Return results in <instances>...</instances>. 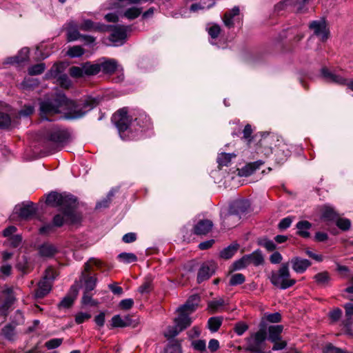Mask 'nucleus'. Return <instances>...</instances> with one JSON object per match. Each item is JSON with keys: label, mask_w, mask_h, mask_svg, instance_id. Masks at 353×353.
I'll return each mask as SVG.
<instances>
[{"label": "nucleus", "mask_w": 353, "mask_h": 353, "mask_svg": "<svg viewBox=\"0 0 353 353\" xmlns=\"http://www.w3.org/2000/svg\"><path fill=\"white\" fill-rule=\"evenodd\" d=\"M112 121L117 128L121 139L130 141L147 136L145 134L152 129L150 117L142 110H134L128 113L126 108L115 112Z\"/></svg>", "instance_id": "nucleus-1"}, {"label": "nucleus", "mask_w": 353, "mask_h": 353, "mask_svg": "<svg viewBox=\"0 0 353 353\" xmlns=\"http://www.w3.org/2000/svg\"><path fill=\"white\" fill-rule=\"evenodd\" d=\"M120 65L113 59L103 57L97 63H92L87 61L79 66H72L69 69L70 75L74 78L94 76L102 71L104 74H112L119 70Z\"/></svg>", "instance_id": "nucleus-2"}, {"label": "nucleus", "mask_w": 353, "mask_h": 353, "mask_svg": "<svg viewBox=\"0 0 353 353\" xmlns=\"http://www.w3.org/2000/svg\"><path fill=\"white\" fill-rule=\"evenodd\" d=\"M199 301V296L194 294L189 297L185 304L178 307L176 311L179 316L174 319V325L168 326L165 330V337L168 339L174 338L191 324L190 314L195 310Z\"/></svg>", "instance_id": "nucleus-3"}, {"label": "nucleus", "mask_w": 353, "mask_h": 353, "mask_svg": "<svg viewBox=\"0 0 353 353\" xmlns=\"http://www.w3.org/2000/svg\"><path fill=\"white\" fill-rule=\"evenodd\" d=\"M101 99L99 96L83 95L74 91L68 97V120L77 119L99 105Z\"/></svg>", "instance_id": "nucleus-4"}, {"label": "nucleus", "mask_w": 353, "mask_h": 353, "mask_svg": "<svg viewBox=\"0 0 353 353\" xmlns=\"http://www.w3.org/2000/svg\"><path fill=\"white\" fill-rule=\"evenodd\" d=\"M86 205L72 194H68V226L78 227L81 224Z\"/></svg>", "instance_id": "nucleus-5"}, {"label": "nucleus", "mask_w": 353, "mask_h": 353, "mask_svg": "<svg viewBox=\"0 0 353 353\" xmlns=\"http://www.w3.org/2000/svg\"><path fill=\"white\" fill-rule=\"evenodd\" d=\"M268 278L274 286L282 290L288 289L296 283V280L290 276L288 262L282 263L279 270L272 271Z\"/></svg>", "instance_id": "nucleus-6"}, {"label": "nucleus", "mask_w": 353, "mask_h": 353, "mask_svg": "<svg viewBox=\"0 0 353 353\" xmlns=\"http://www.w3.org/2000/svg\"><path fill=\"white\" fill-rule=\"evenodd\" d=\"M254 140L256 142V152L269 157L273 152L272 145H276L279 139L272 133L259 132L254 135Z\"/></svg>", "instance_id": "nucleus-7"}, {"label": "nucleus", "mask_w": 353, "mask_h": 353, "mask_svg": "<svg viewBox=\"0 0 353 353\" xmlns=\"http://www.w3.org/2000/svg\"><path fill=\"white\" fill-rule=\"evenodd\" d=\"M102 265L103 263L95 258H90L85 263L81 279L84 281V287L86 292L93 290L97 283L96 276H90V272L93 270V267L101 268Z\"/></svg>", "instance_id": "nucleus-8"}, {"label": "nucleus", "mask_w": 353, "mask_h": 353, "mask_svg": "<svg viewBox=\"0 0 353 353\" xmlns=\"http://www.w3.org/2000/svg\"><path fill=\"white\" fill-rule=\"evenodd\" d=\"M44 201L45 204L49 207L56 208L60 212L66 210V194L65 192H59L52 191L45 194L40 201Z\"/></svg>", "instance_id": "nucleus-9"}, {"label": "nucleus", "mask_w": 353, "mask_h": 353, "mask_svg": "<svg viewBox=\"0 0 353 353\" xmlns=\"http://www.w3.org/2000/svg\"><path fill=\"white\" fill-rule=\"evenodd\" d=\"M66 104L65 94H57L54 102L46 101L41 103L40 110L42 114L53 115L60 112V108Z\"/></svg>", "instance_id": "nucleus-10"}, {"label": "nucleus", "mask_w": 353, "mask_h": 353, "mask_svg": "<svg viewBox=\"0 0 353 353\" xmlns=\"http://www.w3.org/2000/svg\"><path fill=\"white\" fill-rule=\"evenodd\" d=\"M321 75L327 82L339 85H346L348 88L353 91V79L348 80L345 77L341 76L335 72L331 71L327 68H322Z\"/></svg>", "instance_id": "nucleus-11"}, {"label": "nucleus", "mask_w": 353, "mask_h": 353, "mask_svg": "<svg viewBox=\"0 0 353 353\" xmlns=\"http://www.w3.org/2000/svg\"><path fill=\"white\" fill-rule=\"evenodd\" d=\"M130 26H114L112 27L109 40L113 46H121L125 43L127 39V32Z\"/></svg>", "instance_id": "nucleus-12"}, {"label": "nucleus", "mask_w": 353, "mask_h": 353, "mask_svg": "<svg viewBox=\"0 0 353 353\" xmlns=\"http://www.w3.org/2000/svg\"><path fill=\"white\" fill-rule=\"evenodd\" d=\"M66 65L64 63L54 64L50 71V77L59 85L63 90L66 88Z\"/></svg>", "instance_id": "nucleus-13"}, {"label": "nucleus", "mask_w": 353, "mask_h": 353, "mask_svg": "<svg viewBox=\"0 0 353 353\" xmlns=\"http://www.w3.org/2000/svg\"><path fill=\"white\" fill-rule=\"evenodd\" d=\"M266 339L265 330L260 328L258 332L254 333L247 339L248 350L252 352L260 350L262 344Z\"/></svg>", "instance_id": "nucleus-14"}, {"label": "nucleus", "mask_w": 353, "mask_h": 353, "mask_svg": "<svg viewBox=\"0 0 353 353\" xmlns=\"http://www.w3.org/2000/svg\"><path fill=\"white\" fill-rule=\"evenodd\" d=\"M310 29L314 32V34L319 37L321 41H325L329 36V30L327 28L326 22L323 19L313 21L309 26Z\"/></svg>", "instance_id": "nucleus-15"}, {"label": "nucleus", "mask_w": 353, "mask_h": 353, "mask_svg": "<svg viewBox=\"0 0 353 353\" xmlns=\"http://www.w3.org/2000/svg\"><path fill=\"white\" fill-rule=\"evenodd\" d=\"M66 139L64 130L55 129L50 135V145L53 148L51 153L59 151L64 148V143Z\"/></svg>", "instance_id": "nucleus-16"}, {"label": "nucleus", "mask_w": 353, "mask_h": 353, "mask_svg": "<svg viewBox=\"0 0 353 353\" xmlns=\"http://www.w3.org/2000/svg\"><path fill=\"white\" fill-rule=\"evenodd\" d=\"M275 160L278 163H283L290 156L292 146L282 140H279L278 143L275 145Z\"/></svg>", "instance_id": "nucleus-17"}, {"label": "nucleus", "mask_w": 353, "mask_h": 353, "mask_svg": "<svg viewBox=\"0 0 353 353\" xmlns=\"http://www.w3.org/2000/svg\"><path fill=\"white\" fill-rule=\"evenodd\" d=\"M220 216L222 219L221 224L224 229H230L234 227L241 219V216L232 213V210L230 208L228 210H222Z\"/></svg>", "instance_id": "nucleus-18"}, {"label": "nucleus", "mask_w": 353, "mask_h": 353, "mask_svg": "<svg viewBox=\"0 0 353 353\" xmlns=\"http://www.w3.org/2000/svg\"><path fill=\"white\" fill-rule=\"evenodd\" d=\"M343 307L345 310V319L342 321V325L345 330V334L353 336V331L352 330L353 323V303H347L345 304Z\"/></svg>", "instance_id": "nucleus-19"}, {"label": "nucleus", "mask_w": 353, "mask_h": 353, "mask_svg": "<svg viewBox=\"0 0 353 353\" xmlns=\"http://www.w3.org/2000/svg\"><path fill=\"white\" fill-rule=\"evenodd\" d=\"M52 272V270H49L47 272V274L39 281L38 284V288L35 291L34 296L37 299H41L44 297L47 294L49 293L51 289V283L48 281L50 277H48L49 272Z\"/></svg>", "instance_id": "nucleus-20"}, {"label": "nucleus", "mask_w": 353, "mask_h": 353, "mask_svg": "<svg viewBox=\"0 0 353 353\" xmlns=\"http://www.w3.org/2000/svg\"><path fill=\"white\" fill-rule=\"evenodd\" d=\"M14 210L23 219H28L36 213V208L32 202L23 203L21 206H17Z\"/></svg>", "instance_id": "nucleus-21"}, {"label": "nucleus", "mask_w": 353, "mask_h": 353, "mask_svg": "<svg viewBox=\"0 0 353 353\" xmlns=\"http://www.w3.org/2000/svg\"><path fill=\"white\" fill-rule=\"evenodd\" d=\"M290 263L292 270L298 274L303 273L311 265L309 260L297 256L291 259Z\"/></svg>", "instance_id": "nucleus-22"}, {"label": "nucleus", "mask_w": 353, "mask_h": 353, "mask_svg": "<svg viewBox=\"0 0 353 353\" xmlns=\"http://www.w3.org/2000/svg\"><path fill=\"white\" fill-rule=\"evenodd\" d=\"M250 208V202L248 200L239 199L233 201L229 208L232 210V213L240 216L245 213Z\"/></svg>", "instance_id": "nucleus-23"}, {"label": "nucleus", "mask_w": 353, "mask_h": 353, "mask_svg": "<svg viewBox=\"0 0 353 353\" xmlns=\"http://www.w3.org/2000/svg\"><path fill=\"white\" fill-rule=\"evenodd\" d=\"M215 266L213 263H204L199 269L197 274V281L201 283L208 279L214 272Z\"/></svg>", "instance_id": "nucleus-24"}, {"label": "nucleus", "mask_w": 353, "mask_h": 353, "mask_svg": "<svg viewBox=\"0 0 353 353\" xmlns=\"http://www.w3.org/2000/svg\"><path fill=\"white\" fill-rule=\"evenodd\" d=\"M339 214L330 205H325L321 208V219L327 222L335 221Z\"/></svg>", "instance_id": "nucleus-25"}, {"label": "nucleus", "mask_w": 353, "mask_h": 353, "mask_svg": "<svg viewBox=\"0 0 353 353\" xmlns=\"http://www.w3.org/2000/svg\"><path fill=\"white\" fill-rule=\"evenodd\" d=\"M213 226L210 220H200L194 227V232L197 235H205L210 232Z\"/></svg>", "instance_id": "nucleus-26"}, {"label": "nucleus", "mask_w": 353, "mask_h": 353, "mask_svg": "<svg viewBox=\"0 0 353 353\" xmlns=\"http://www.w3.org/2000/svg\"><path fill=\"white\" fill-rule=\"evenodd\" d=\"M264 161L262 160H259L253 163H250L245 165L241 169L238 170V174L240 176H248L254 173V172L259 169L263 164Z\"/></svg>", "instance_id": "nucleus-27"}, {"label": "nucleus", "mask_w": 353, "mask_h": 353, "mask_svg": "<svg viewBox=\"0 0 353 353\" xmlns=\"http://www.w3.org/2000/svg\"><path fill=\"white\" fill-rule=\"evenodd\" d=\"M80 28L85 31L96 30L103 32L107 30L108 26L100 23H95L90 19H83L80 25Z\"/></svg>", "instance_id": "nucleus-28"}, {"label": "nucleus", "mask_w": 353, "mask_h": 353, "mask_svg": "<svg viewBox=\"0 0 353 353\" xmlns=\"http://www.w3.org/2000/svg\"><path fill=\"white\" fill-rule=\"evenodd\" d=\"M283 330V326L281 325H274L268 327V339L271 342H276V341H281V333Z\"/></svg>", "instance_id": "nucleus-29"}, {"label": "nucleus", "mask_w": 353, "mask_h": 353, "mask_svg": "<svg viewBox=\"0 0 353 353\" xmlns=\"http://www.w3.org/2000/svg\"><path fill=\"white\" fill-rule=\"evenodd\" d=\"M297 234L303 238H309L310 233L309 230L312 228V224L307 221H299L296 225Z\"/></svg>", "instance_id": "nucleus-30"}, {"label": "nucleus", "mask_w": 353, "mask_h": 353, "mask_svg": "<svg viewBox=\"0 0 353 353\" xmlns=\"http://www.w3.org/2000/svg\"><path fill=\"white\" fill-rule=\"evenodd\" d=\"M236 154L234 152L226 153L221 152L217 157V163L219 167L229 166L232 159L236 158Z\"/></svg>", "instance_id": "nucleus-31"}, {"label": "nucleus", "mask_w": 353, "mask_h": 353, "mask_svg": "<svg viewBox=\"0 0 353 353\" xmlns=\"http://www.w3.org/2000/svg\"><path fill=\"white\" fill-rule=\"evenodd\" d=\"M214 5V1L212 0H201L199 2L192 4L190 10L196 12L199 10L209 9Z\"/></svg>", "instance_id": "nucleus-32"}, {"label": "nucleus", "mask_w": 353, "mask_h": 353, "mask_svg": "<svg viewBox=\"0 0 353 353\" xmlns=\"http://www.w3.org/2000/svg\"><path fill=\"white\" fill-rule=\"evenodd\" d=\"M29 49L28 48H22L17 56L8 59L9 63H20L26 61L28 58Z\"/></svg>", "instance_id": "nucleus-33"}, {"label": "nucleus", "mask_w": 353, "mask_h": 353, "mask_svg": "<svg viewBox=\"0 0 353 353\" xmlns=\"http://www.w3.org/2000/svg\"><path fill=\"white\" fill-rule=\"evenodd\" d=\"M248 256V261L249 264H253L255 266H259L263 263V256L259 250H256L250 254H246Z\"/></svg>", "instance_id": "nucleus-34"}, {"label": "nucleus", "mask_w": 353, "mask_h": 353, "mask_svg": "<svg viewBox=\"0 0 353 353\" xmlns=\"http://www.w3.org/2000/svg\"><path fill=\"white\" fill-rule=\"evenodd\" d=\"M39 254L40 255L46 257H50L53 256L57 252V248L49 243H44L39 248Z\"/></svg>", "instance_id": "nucleus-35"}, {"label": "nucleus", "mask_w": 353, "mask_h": 353, "mask_svg": "<svg viewBox=\"0 0 353 353\" xmlns=\"http://www.w3.org/2000/svg\"><path fill=\"white\" fill-rule=\"evenodd\" d=\"M206 30L208 32V34L210 37V43L212 45H215L216 43L213 41V39L218 38L221 32L220 26L214 23L208 24L206 28Z\"/></svg>", "instance_id": "nucleus-36"}, {"label": "nucleus", "mask_w": 353, "mask_h": 353, "mask_svg": "<svg viewBox=\"0 0 353 353\" xmlns=\"http://www.w3.org/2000/svg\"><path fill=\"white\" fill-rule=\"evenodd\" d=\"M116 190L112 189L109 191L105 198L101 199L96 203L95 208L97 210H101L106 208L109 206L112 197L114 196Z\"/></svg>", "instance_id": "nucleus-37"}, {"label": "nucleus", "mask_w": 353, "mask_h": 353, "mask_svg": "<svg viewBox=\"0 0 353 353\" xmlns=\"http://www.w3.org/2000/svg\"><path fill=\"white\" fill-rule=\"evenodd\" d=\"M239 248L238 244H232L224 248L221 252L220 256L224 259H228L232 257Z\"/></svg>", "instance_id": "nucleus-38"}, {"label": "nucleus", "mask_w": 353, "mask_h": 353, "mask_svg": "<svg viewBox=\"0 0 353 353\" xmlns=\"http://www.w3.org/2000/svg\"><path fill=\"white\" fill-rule=\"evenodd\" d=\"M248 258V256L244 255L240 259L235 261L231 266V271L241 270L248 266L250 264Z\"/></svg>", "instance_id": "nucleus-39"}, {"label": "nucleus", "mask_w": 353, "mask_h": 353, "mask_svg": "<svg viewBox=\"0 0 353 353\" xmlns=\"http://www.w3.org/2000/svg\"><path fill=\"white\" fill-rule=\"evenodd\" d=\"M222 323V318L221 317H211L208 319V325L211 332H216Z\"/></svg>", "instance_id": "nucleus-40"}, {"label": "nucleus", "mask_w": 353, "mask_h": 353, "mask_svg": "<svg viewBox=\"0 0 353 353\" xmlns=\"http://www.w3.org/2000/svg\"><path fill=\"white\" fill-rule=\"evenodd\" d=\"M224 305V300L223 299H219L209 302L208 308L213 312H219L222 310Z\"/></svg>", "instance_id": "nucleus-41"}, {"label": "nucleus", "mask_w": 353, "mask_h": 353, "mask_svg": "<svg viewBox=\"0 0 353 353\" xmlns=\"http://www.w3.org/2000/svg\"><path fill=\"white\" fill-rule=\"evenodd\" d=\"M245 281V276L241 273L233 274L230 276L229 284L235 286L243 283Z\"/></svg>", "instance_id": "nucleus-42"}, {"label": "nucleus", "mask_w": 353, "mask_h": 353, "mask_svg": "<svg viewBox=\"0 0 353 353\" xmlns=\"http://www.w3.org/2000/svg\"><path fill=\"white\" fill-rule=\"evenodd\" d=\"M119 259L125 263H130L137 261V256L133 253L122 252L118 255Z\"/></svg>", "instance_id": "nucleus-43"}, {"label": "nucleus", "mask_w": 353, "mask_h": 353, "mask_svg": "<svg viewBox=\"0 0 353 353\" xmlns=\"http://www.w3.org/2000/svg\"><path fill=\"white\" fill-rule=\"evenodd\" d=\"M314 279L319 285H325L330 281V276L327 272H323L316 274Z\"/></svg>", "instance_id": "nucleus-44"}, {"label": "nucleus", "mask_w": 353, "mask_h": 353, "mask_svg": "<svg viewBox=\"0 0 353 353\" xmlns=\"http://www.w3.org/2000/svg\"><path fill=\"white\" fill-rule=\"evenodd\" d=\"M84 54V50L79 46L70 47L68 49V56L70 57H79Z\"/></svg>", "instance_id": "nucleus-45"}, {"label": "nucleus", "mask_w": 353, "mask_h": 353, "mask_svg": "<svg viewBox=\"0 0 353 353\" xmlns=\"http://www.w3.org/2000/svg\"><path fill=\"white\" fill-rule=\"evenodd\" d=\"M22 236L19 234H16L10 236L7 240V243L12 248H18L21 245Z\"/></svg>", "instance_id": "nucleus-46"}, {"label": "nucleus", "mask_w": 353, "mask_h": 353, "mask_svg": "<svg viewBox=\"0 0 353 353\" xmlns=\"http://www.w3.org/2000/svg\"><path fill=\"white\" fill-rule=\"evenodd\" d=\"M336 225L342 230H347L351 226V222L348 219L338 218L336 219Z\"/></svg>", "instance_id": "nucleus-47"}, {"label": "nucleus", "mask_w": 353, "mask_h": 353, "mask_svg": "<svg viewBox=\"0 0 353 353\" xmlns=\"http://www.w3.org/2000/svg\"><path fill=\"white\" fill-rule=\"evenodd\" d=\"M66 216V210L63 212H61L60 214H56L52 221L53 225L54 227H61L63 225L65 221V217Z\"/></svg>", "instance_id": "nucleus-48"}, {"label": "nucleus", "mask_w": 353, "mask_h": 353, "mask_svg": "<svg viewBox=\"0 0 353 353\" xmlns=\"http://www.w3.org/2000/svg\"><path fill=\"white\" fill-rule=\"evenodd\" d=\"M152 290V280L146 279L143 283L139 288L141 294H148Z\"/></svg>", "instance_id": "nucleus-49"}, {"label": "nucleus", "mask_w": 353, "mask_h": 353, "mask_svg": "<svg viewBox=\"0 0 353 353\" xmlns=\"http://www.w3.org/2000/svg\"><path fill=\"white\" fill-rule=\"evenodd\" d=\"M46 68L44 63H39L31 66L28 69V73L30 75H37L41 74Z\"/></svg>", "instance_id": "nucleus-50"}, {"label": "nucleus", "mask_w": 353, "mask_h": 353, "mask_svg": "<svg viewBox=\"0 0 353 353\" xmlns=\"http://www.w3.org/2000/svg\"><path fill=\"white\" fill-rule=\"evenodd\" d=\"M11 119L9 114L0 112V128H6L10 126Z\"/></svg>", "instance_id": "nucleus-51"}, {"label": "nucleus", "mask_w": 353, "mask_h": 353, "mask_svg": "<svg viewBox=\"0 0 353 353\" xmlns=\"http://www.w3.org/2000/svg\"><path fill=\"white\" fill-rule=\"evenodd\" d=\"M63 342L62 339H52L46 342L45 346L48 350L58 347Z\"/></svg>", "instance_id": "nucleus-52"}, {"label": "nucleus", "mask_w": 353, "mask_h": 353, "mask_svg": "<svg viewBox=\"0 0 353 353\" xmlns=\"http://www.w3.org/2000/svg\"><path fill=\"white\" fill-rule=\"evenodd\" d=\"M119 17H121L117 12V3L115 6V11L109 12L105 15V19L108 22H116L119 20Z\"/></svg>", "instance_id": "nucleus-53"}, {"label": "nucleus", "mask_w": 353, "mask_h": 353, "mask_svg": "<svg viewBox=\"0 0 353 353\" xmlns=\"http://www.w3.org/2000/svg\"><path fill=\"white\" fill-rule=\"evenodd\" d=\"M329 318L332 322L338 321L342 316V310L338 307L329 312Z\"/></svg>", "instance_id": "nucleus-54"}, {"label": "nucleus", "mask_w": 353, "mask_h": 353, "mask_svg": "<svg viewBox=\"0 0 353 353\" xmlns=\"http://www.w3.org/2000/svg\"><path fill=\"white\" fill-rule=\"evenodd\" d=\"M2 334L8 340H12L14 335V328L11 325H7L2 329Z\"/></svg>", "instance_id": "nucleus-55"}, {"label": "nucleus", "mask_w": 353, "mask_h": 353, "mask_svg": "<svg viewBox=\"0 0 353 353\" xmlns=\"http://www.w3.org/2000/svg\"><path fill=\"white\" fill-rule=\"evenodd\" d=\"M112 326L114 327H123L126 326V323L119 315H114L112 318Z\"/></svg>", "instance_id": "nucleus-56"}, {"label": "nucleus", "mask_w": 353, "mask_h": 353, "mask_svg": "<svg viewBox=\"0 0 353 353\" xmlns=\"http://www.w3.org/2000/svg\"><path fill=\"white\" fill-rule=\"evenodd\" d=\"M260 245L264 247L268 251H273L276 249V247L273 241L267 239H262L260 241Z\"/></svg>", "instance_id": "nucleus-57"}, {"label": "nucleus", "mask_w": 353, "mask_h": 353, "mask_svg": "<svg viewBox=\"0 0 353 353\" xmlns=\"http://www.w3.org/2000/svg\"><path fill=\"white\" fill-rule=\"evenodd\" d=\"M265 319L271 323H279L281 321V316L279 312L265 314Z\"/></svg>", "instance_id": "nucleus-58"}, {"label": "nucleus", "mask_w": 353, "mask_h": 353, "mask_svg": "<svg viewBox=\"0 0 353 353\" xmlns=\"http://www.w3.org/2000/svg\"><path fill=\"white\" fill-rule=\"evenodd\" d=\"M81 34L78 30H72L68 25V41H75L80 38Z\"/></svg>", "instance_id": "nucleus-59"}, {"label": "nucleus", "mask_w": 353, "mask_h": 353, "mask_svg": "<svg viewBox=\"0 0 353 353\" xmlns=\"http://www.w3.org/2000/svg\"><path fill=\"white\" fill-rule=\"evenodd\" d=\"M248 329V326L245 323L239 322L235 325L234 332L237 335L241 336Z\"/></svg>", "instance_id": "nucleus-60"}, {"label": "nucleus", "mask_w": 353, "mask_h": 353, "mask_svg": "<svg viewBox=\"0 0 353 353\" xmlns=\"http://www.w3.org/2000/svg\"><path fill=\"white\" fill-rule=\"evenodd\" d=\"M193 347L198 351H205L206 349V343L204 340H196L192 342Z\"/></svg>", "instance_id": "nucleus-61"}, {"label": "nucleus", "mask_w": 353, "mask_h": 353, "mask_svg": "<svg viewBox=\"0 0 353 353\" xmlns=\"http://www.w3.org/2000/svg\"><path fill=\"white\" fill-rule=\"evenodd\" d=\"M91 317V315L86 312H79L76 314L75 321L78 324H81Z\"/></svg>", "instance_id": "nucleus-62"}, {"label": "nucleus", "mask_w": 353, "mask_h": 353, "mask_svg": "<svg viewBox=\"0 0 353 353\" xmlns=\"http://www.w3.org/2000/svg\"><path fill=\"white\" fill-rule=\"evenodd\" d=\"M134 305V301L132 299H125L123 300H121L119 303V306L123 310H129Z\"/></svg>", "instance_id": "nucleus-63"}, {"label": "nucleus", "mask_w": 353, "mask_h": 353, "mask_svg": "<svg viewBox=\"0 0 353 353\" xmlns=\"http://www.w3.org/2000/svg\"><path fill=\"white\" fill-rule=\"evenodd\" d=\"M292 223V219L291 217H285L281 220L279 223V228L281 230H285L288 228Z\"/></svg>", "instance_id": "nucleus-64"}]
</instances>
